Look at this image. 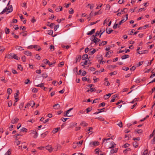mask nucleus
<instances>
[{
    "label": "nucleus",
    "instance_id": "f257e3e1",
    "mask_svg": "<svg viewBox=\"0 0 155 155\" xmlns=\"http://www.w3.org/2000/svg\"><path fill=\"white\" fill-rule=\"evenodd\" d=\"M30 134H34L33 136V137L34 138H36L38 136V134L36 130H31Z\"/></svg>",
    "mask_w": 155,
    "mask_h": 155
},
{
    "label": "nucleus",
    "instance_id": "f03ea898",
    "mask_svg": "<svg viewBox=\"0 0 155 155\" xmlns=\"http://www.w3.org/2000/svg\"><path fill=\"white\" fill-rule=\"evenodd\" d=\"M100 40L97 38L96 37H94V39L92 40V42H91V44H92L93 43H95L96 44L98 42H100Z\"/></svg>",
    "mask_w": 155,
    "mask_h": 155
},
{
    "label": "nucleus",
    "instance_id": "7ed1b4c3",
    "mask_svg": "<svg viewBox=\"0 0 155 155\" xmlns=\"http://www.w3.org/2000/svg\"><path fill=\"white\" fill-rule=\"evenodd\" d=\"M90 145L91 147H93L94 146H98L99 144V143L98 141H94L91 142Z\"/></svg>",
    "mask_w": 155,
    "mask_h": 155
},
{
    "label": "nucleus",
    "instance_id": "20e7f679",
    "mask_svg": "<svg viewBox=\"0 0 155 155\" xmlns=\"http://www.w3.org/2000/svg\"><path fill=\"white\" fill-rule=\"evenodd\" d=\"M19 120V119L16 117L13 118L11 120V123L12 124H16L18 123Z\"/></svg>",
    "mask_w": 155,
    "mask_h": 155
},
{
    "label": "nucleus",
    "instance_id": "39448f33",
    "mask_svg": "<svg viewBox=\"0 0 155 155\" xmlns=\"http://www.w3.org/2000/svg\"><path fill=\"white\" fill-rule=\"evenodd\" d=\"M105 31V30H104L102 32V31L101 30H100V31H97L96 32V33H95V35H93V36L94 37H96L98 35L100 34V32H101V35L100 36V38L101 37V35Z\"/></svg>",
    "mask_w": 155,
    "mask_h": 155
},
{
    "label": "nucleus",
    "instance_id": "423d86ee",
    "mask_svg": "<svg viewBox=\"0 0 155 155\" xmlns=\"http://www.w3.org/2000/svg\"><path fill=\"white\" fill-rule=\"evenodd\" d=\"M73 109V108H70L68 110L66 111V114H65L64 115V116L65 117L66 116H68V117H71L72 116V115H68V114H69V112H70L71 110H72Z\"/></svg>",
    "mask_w": 155,
    "mask_h": 155
},
{
    "label": "nucleus",
    "instance_id": "0eeeda50",
    "mask_svg": "<svg viewBox=\"0 0 155 155\" xmlns=\"http://www.w3.org/2000/svg\"><path fill=\"white\" fill-rule=\"evenodd\" d=\"M128 14H127L126 15V17H123L122 18V19L121 21H122V22L123 23L126 20H127L128 17Z\"/></svg>",
    "mask_w": 155,
    "mask_h": 155
},
{
    "label": "nucleus",
    "instance_id": "6e6552de",
    "mask_svg": "<svg viewBox=\"0 0 155 155\" xmlns=\"http://www.w3.org/2000/svg\"><path fill=\"white\" fill-rule=\"evenodd\" d=\"M81 55H79L77 56L76 58V59H75L76 61H75V63H76L80 61L81 60Z\"/></svg>",
    "mask_w": 155,
    "mask_h": 155
},
{
    "label": "nucleus",
    "instance_id": "1a4fd4ad",
    "mask_svg": "<svg viewBox=\"0 0 155 155\" xmlns=\"http://www.w3.org/2000/svg\"><path fill=\"white\" fill-rule=\"evenodd\" d=\"M46 149L48 150L50 152H51L53 150V148L50 145H48L46 147Z\"/></svg>",
    "mask_w": 155,
    "mask_h": 155
},
{
    "label": "nucleus",
    "instance_id": "9d476101",
    "mask_svg": "<svg viewBox=\"0 0 155 155\" xmlns=\"http://www.w3.org/2000/svg\"><path fill=\"white\" fill-rule=\"evenodd\" d=\"M13 11L12 7V5H10L8 7L7 9V12L8 13H10L12 12Z\"/></svg>",
    "mask_w": 155,
    "mask_h": 155
},
{
    "label": "nucleus",
    "instance_id": "9b49d317",
    "mask_svg": "<svg viewBox=\"0 0 155 155\" xmlns=\"http://www.w3.org/2000/svg\"><path fill=\"white\" fill-rule=\"evenodd\" d=\"M83 142V140H82L79 142H74L73 143V144H77L78 146H79L80 147L82 144Z\"/></svg>",
    "mask_w": 155,
    "mask_h": 155
},
{
    "label": "nucleus",
    "instance_id": "f8f14e48",
    "mask_svg": "<svg viewBox=\"0 0 155 155\" xmlns=\"http://www.w3.org/2000/svg\"><path fill=\"white\" fill-rule=\"evenodd\" d=\"M53 107L54 109H58L60 108V106L58 104H54L53 106Z\"/></svg>",
    "mask_w": 155,
    "mask_h": 155
},
{
    "label": "nucleus",
    "instance_id": "ddd939ff",
    "mask_svg": "<svg viewBox=\"0 0 155 155\" xmlns=\"http://www.w3.org/2000/svg\"><path fill=\"white\" fill-rule=\"evenodd\" d=\"M95 29H92L90 31L88 32L87 34L88 35H91L95 32Z\"/></svg>",
    "mask_w": 155,
    "mask_h": 155
},
{
    "label": "nucleus",
    "instance_id": "4468645a",
    "mask_svg": "<svg viewBox=\"0 0 155 155\" xmlns=\"http://www.w3.org/2000/svg\"><path fill=\"white\" fill-rule=\"evenodd\" d=\"M24 54H25V55L28 56H31L32 54L31 53L28 51H25L24 52Z\"/></svg>",
    "mask_w": 155,
    "mask_h": 155
},
{
    "label": "nucleus",
    "instance_id": "2eb2a0df",
    "mask_svg": "<svg viewBox=\"0 0 155 155\" xmlns=\"http://www.w3.org/2000/svg\"><path fill=\"white\" fill-rule=\"evenodd\" d=\"M113 30L110 28L109 29L107 28L106 30V32L108 34H110L113 31Z\"/></svg>",
    "mask_w": 155,
    "mask_h": 155
},
{
    "label": "nucleus",
    "instance_id": "dca6fc26",
    "mask_svg": "<svg viewBox=\"0 0 155 155\" xmlns=\"http://www.w3.org/2000/svg\"><path fill=\"white\" fill-rule=\"evenodd\" d=\"M62 7L60 6H58L57 8L55 9V11L57 12L60 11L62 10Z\"/></svg>",
    "mask_w": 155,
    "mask_h": 155
},
{
    "label": "nucleus",
    "instance_id": "f3484780",
    "mask_svg": "<svg viewBox=\"0 0 155 155\" xmlns=\"http://www.w3.org/2000/svg\"><path fill=\"white\" fill-rule=\"evenodd\" d=\"M133 146L135 148L137 147L138 146V143L135 141L133 142Z\"/></svg>",
    "mask_w": 155,
    "mask_h": 155
},
{
    "label": "nucleus",
    "instance_id": "a211bd4d",
    "mask_svg": "<svg viewBox=\"0 0 155 155\" xmlns=\"http://www.w3.org/2000/svg\"><path fill=\"white\" fill-rule=\"evenodd\" d=\"M88 55L87 54H83L82 56V59L83 60H85L87 59H88Z\"/></svg>",
    "mask_w": 155,
    "mask_h": 155
},
{
    "label": "nucleus",
    "instance_id": "6ab92c4d",
    "mask_svg": "<svg viewBox=\"0 0 155 155\" xmlns=\"http://www.w3.org/2000/svg\"><path fill=\"white\" fill-rule=\"evenodd\" d=\"M129 57V56L128 54H124L121 57L122 59H124Z\"/></svg>",
    "mask_w": 155,
    "mask_h": 155
},
{
    "label": "nucleus",
    "instance_id": "aec40b11",
    "mask_svg": "<svg viewBox=\"0 0 155 155\" xmlns=\"http://www.w3.org/2000/svg\"><path fill=\"white\" fill-rule=\"evenodd\" d=\"M118 149L116 148L114 149L111 150H110V153L111 154H113L114 153H116Z\"/></svg>",
    "mask_w": 155,
    "mask_h": 155
},
{
    "label": "nucleus",
    "instance_id": "412c9836",
    "mask_svg": "<svg viewBox=\"0 0 155 155\" xmlns=\"http://www.w3.org/2000/svg\"><path fill=\"white\" fill-rule=\"evenodd\" d=\"M111 95V94L110 93H109L105 95H104V97L105 99H108L109 97H110Z\"/></svg>",
    "mask_w": 155,
    "mask_h": 155
},
{
    "label": "nucleus",
    "instance_id": "4be33fe9",
    "mask_svg": "<svg viewBox=\"0 0 155 155\" xmlns=\"http://www.w3.org/2000/svg\"><path fill=\"white\" fill-rule=\"evenodd\" d=\"M97 51L95 49H94L92 51H90L89 52L88 54L90 55H91L94 54Z\"/></svg>",
    "mask_w": 155,
    "mask_h": 155
},
{
    "label": "nucleus",
    "instance_id": "5701e85b",
    "mask_svg": "<svg viewBox=\"0 0 155 155\" xmlns=\"http://www.w3.org/2000/svg\"><path fill=\"white\" fill-rule=\"evenodd\" d=\"M54 25L53 23H50L49 22H48L47 25L50 27L51 28H53V26Z\"/></svg>",
    "mask_w": 155,
    "mask_h": 155
},
{
    "label": "nucleus",
    "instance_id": "b1692460",
    "mask_svg": "<svg viewBox=\"0 0 155 155\" xmlns=\"http://www.w3.org/2000/svg\"><path fill=\"white\" fill-rule=\"evenodd\" d=\"M114 145H115V144L113 142H111L110 143V146L109 147V148H111V149L114 148L115 147Z\"/></svg>",
    "mask_w": 155,
    "mask_h": 155
},
{
    "label": "nucleus",
    "instance_id": "393cba45",
    "mask_svg": "<svg viewBox=\"0 0 155 155\" xmlns=\"http://www.w3.org/2000/svg\"><path fill=\"white\" fill-rule=\"evenodd\" d=\"M117 97V96L116 95H114L112 96V99L110 101V102H114Z\"/></svg>",
    "mask_w": 155,
    "mask_h": 155
},
{
    "label": "nucleus",
    "instance_id": "a878e982",
    "mask_svg": "<svg viewBox=\"0 0 155 155\" xmlns=\"http://www.w3.org/2000/svg\"><path fill=\"white\" fill-rule=\"evenodd\" d=\"M112 53L113 51H108L107 52L105 55V56L106 57H109V56H108V55L112 54Z\"/></svg>",
    "mask_w": 155,
    "mask_h": 155
},
{
    "label": "nucleus",
    "instance_id": "bb28decb",
    "mask_svg": "<svg viewBox=\"0 0 155 155\" xmlns=\"http://www.w3.org/2000/svg\"><path fill=\"white\" fill-rule=\"evenodd\" d=\"M60 129V127L56 128H55L52 131L53 133V134H55V133H56L58 131V130Z\"/></svg>",
    "mask_w": 155,
    "mask_h": 155
},
{
    "label": "nucleus",
    "instance_id": "cd10ccee",
    "mask_svg": "<svg viewBox=\"0 0 155 155\" xmlns=\"http://www.w3.org/2000/svg\"><path fill=\"white\" fill-rule=\"evenodd\" d=\"M13 58H14L17 60H19L20 59V58L18 57L16 54H14V53L13 55Z\"/></svg>",
    "mask_w": 155,
    "mask_h": 155
},
{
    "label": "nucleus",
    "instance_id": "c85d7f7f",
    "mask_svg": "<svg viewBox=\"0 0 155 155\" xmlns=\"http://www.w3.org/2000/svg\"><path fill=\"white\" fill-rule=\"evenodd\" d=\"M15 48L17 50H18L20 51H22L24 50L23 48L21 46H17Z\"/></svg>",
    "mask_w": 155,
    "mask_h": 155
},
{
    "label": "nucleus",
    "instance_id": "c756f323",
    "mask_svg": "<svg viewBox=\"0 0 155 155\" xmlns=\"http://www.w3.org/2000/svg\"><path fill=\"white\" fill-rule=\"evenodd\" d=\"M13 53H11L7 56V58L9 59H12Z\"/></svg>",
    "mask_w": 155,
    "mask_h": 155
},
{
    "label": "nucleus",
    "instance_id": "7c9ffc66",
    "mask_svg": "<svg viewBox=\"0 0 155 155\" xmlns=\"http://www.w3.org/2000/svg\"><path fill=\"white\" fill-rule=\"evenodd\" d=\"M107 43V41H103L101 43L99 44V46H101L105 45Z\"/></svg>",
    "mask_w": 155,
    "mask_h": 155
},
{
    "label": "nucleus",
    "instance_id": "2f4dec72",
    "mask_svg": "<svg viewBox=\"0 0 155 155\" xmlns=\"http://www.w3.org/2000/svg\"><path fill=\"white\" fill-rule=\"evenodd\" d=\"M81 125L84 127H86L88 125V124L84 121H82L81 123Z\"/></svg>",
    "mask_w": 155,
    "mask_h": 155
},
{
    "label": "nucleus",
    "instance_id": "473e14b6",
    "mask_svg": "<svg viewBox=\"0 0 155 155\" xmlns=\"http://www.w3.org/2000/svg\"><path fill=\"white\" fill-rule=\"evenodd\" d=\"M11 149H8L5 155H10L11 154Z\"/></svg>",
    "mask_w": 155,
    "mask_h": 155
},
{
    "label": "nucleus",
    "instance_id": "72a5a7b5",
    "mask_svg": "<svg viewBox=\"0 0 155 155\" xmlns=\"http://www.w3.org/2000/svg\"><path fill=\"white\" fill-rule=\"evenodd\" d=\"M5 33L6 34H9L10 32V30L9 28H6L5 30Z\"/></svg>",
    "mask_w": 155,
    "mask_h": 155
},
{
    "label": "nucleus",
    "instance_id": "f704fd0d",
    "mask_svg": "<svg viewBox=\"0 0 155 155\" xmlns=\"http://www.w3.org/2000/svg\"><path fill=\"white\" fill-rule=\"evenodd\" d=\"M12 92V90L10 88H8L7 90V92L9 95L11 94Z\"/></svg>",
    "mask_w": 155,
    "mask_h": 155
},
{
    "label": "nucleus",
    "instance_id": "c9c22d12",
    "mask_svg": "<svg viewBox=\"0 0 155 155\" xmlns=\"http://www.w3.org/2000/svg\"><path fill=\"white\" fill-rule=\"evenodd\" d=\"M5 49V48L2 46H0V54L2 53Z\"/></svg>",
    "mask_w": 155,
    "mask_h": 155
},
{
    "label": "nucleus",
    "instance_id": "e433bc0d",
    "mask_svg": "<svg viewBox=\"0 0 155 155\" xmlns=\"http://www.w3.org/2000/svg\"><path fill=\"white\" fill-rule=\"evenodd\" d=\"M135 131L139 134H141L143 132L142 130L141 129L135 130Z\"/></svg>",
    "mask_w": 155,
    "mask_h": 155
},
{
    "label": "nucleus",
    "instance_id": "4c0bfd02",
    "mask_svg": "<svg viewBox=\"0 0 155 155\" xmlns=\"http://www.w3.org/2000/svg\"><path fill=\"white\" fill-rule=\"evenodd\" d=\"M43 62L44 63L46 64H48L49 61L47 59H44L43 60Z\"/></svg>",
    "mask_w": 155,
    "mask_h": 155
},
{
    "label": "nucleus",
    "instance_id": "58836bf2",
    "mask_svg": "<svg viewBox=\"0 0 155 155\" xmlns=\"http://www.w3.org/2000/svg\"><path fill=\"white\" fill-rule=\"evenodd\" d=\"M31 82L30 81V80L28 79H27L25 80V84H31Z\"/></svg>",
    "mask_w": 155,
    "mask_h": 155
},
{
    "label": "nucleus",
    "instance_id": "ea45409f",
    "mask_svg": "<svg viewBox=\"0 0 155 155\" xmlns=\"http://www.w3.org/2000/svg\"><path fill=\"white\" fill-rule=\"evenodd\" d=\"M139 99V98H135L134 99V100L133 101L130 102V103L132 104H133L134 103L136 102L137 101H138Z\"/></svg>",
    "mask_w": 155,
    "mask_h": 155
},
{
    "label": "nucleus",
    "instance_id": "a19ab883",
    "mask_svg": "<svg viewBox=\"0 0 155 155\" xmlns=\"http://www.w3.org/2000/svg\"><path fill=\"white\" fill-rule=\"evenodd\" d=\"M36 86L37 87H40L42 88V87H44V84L43 83H42L37 85Z\"/></svg>",
    "mask_w": 155,
    "mask_h": 155
},
{
    "label": "nucleus",
    "instance_id": "79ce46f5",
    "mask_svg": "<svg viewBox=\"0 0 155 155\" xmlns=\"http://www.w3.org/2000/svg\"><path fill=\"white\" fill-rule=\"evenodd\" d=\"M53 33V31L52 30H49L48 31V34L49 35H52Z\"/></svg>",
    "mask_w": 155,
    "mask_h": 155
},
{
    "label": "nucleus",
    "instance_id": "37998d69",
    "mask_svg": "<svg viewBox=\"0 0 155 155\" xmlns=\"http://www.w3.org/2000/svg\"><path fill=\"white\" fill-rule=\"evenodd\" d=\"M14 137L15 138V139L18 140L20 138V137L18 136V135H15L14 136Z\"/></svg>",
    "mask_w": 155,
    "mask_h": 155
},
{
    "label": "nucleus",
    "instance_id": "c03bdc74",
    "mask_svg": "<svg viewBox=\"0 0 155 155\" xmlns=\"http://www.w3.org/2000/svg\"><path fill=\"white\" fill-rule=\"evenodd\" d=\"M142 155H148V150H145L143 152Z\"/></svg>",
    "mask_w": 155,
    "mask_h": 155
},
{
    "label": "nucleus",
    "instance_id": "a18cd8bd",
    "mask_svg": "<svg viewBox=\"0 0 155 155\" xmlns=\"http://www.w3.org/2000/svg\"><path fill=\"white\" fill-rule=\"evenodd\" d=\"M24 105V103L23 102H21L19 105V108L20 109H21L23 107Z\"/></svg>",
    "mask_w": 155,
    "mask_h": 155
},
{
    "label": "nucleus",
    "instance_id": "49530a36",
    "mask_svg": "<svg viewBox=\"0 0 155 155\" xmlns=\"http://www.w3.org/2000/svg\"><path fill=\"white\" fill-rule=\"evenodd\" d=\"M27 129L25 127H22L21 129V131L24 132H26L27 131Z\"/></svg>",
    "mask_w": 155,
    "mask_h": 155
},
{
    "label": "nucleus",
    "instance_id": "de8ad7c7",
    "mask_svg": "<svg viewBox=\"0 0 155 155\" xmlns=\"http://www.w3.org/2000/svg\"><path fill=\"white\" fill-rule=\"evenodd\" d=\"M117 74V72L116 71H114L113 72H111L110 73V74L112 76V75H115Z\"/></svg>",
    "mask_w": 155,
    "mask_h": 155
},
{
    "label": "nucleus",
    "instance_id": "09e8293b",
    "mask_svg": "<svg viewBox=\"0 0 155 155\" xmlns=\"http://www.w3.org/2000/svg\"><path fill=\"white\" fill-rule=\"evenodd\" d=\"M95 152L98 155H99V150L98 149H96L95 150Z\"/></svg>",
    "mask_w": 155,
    "mask_h": 155
},
{
    "label": "nucleus",
    "instance_id": "8fccbe9b",
    "mask_svg": "<svg viewBox=\"0 0 155 155\" xmlns=\"http://www.w3.org/2000/svg\"><path fill=\"white\" fill-rule=\"evenodd\" d=\"M42 77L44 78H46L48 77V75L46 73H44L42 74Z\"/></svg>",
    "mask_w": 155,
    "mask_h": 155
},
{
    "label": "nucleus",
    "instance_id": "3c124183",
    "mask_svg": "<svg viewBox=\"0 0 155 155\" xmlns=\"http://www.w3.org/2000/svg\"><path fill=\"white\" fill-rule=\"evenodd\" d=\"M59 25H56L54 28V31H56L57 29L59 27Z\"/></svg>",
    "mask_w": 155,
    "mask_h": 155
},
{
    "label": "nucleus",
    "instance_id": "603ef678",
    "mask_svg": "<svg viewBox=\"0 0 155 155\" xmlns=\"http://www.w3.org/2000/svg\"><path fill=\"white\" fill-rule=\"evenodd\" d=\"M104 84L107 86H109L110 84V83L108 81H106L104 83Z\"/></svg>",
    "mask_w": 155,
    "mask_h": 155
},
{
    "label": "nucleus",
    "instance_id": "864d4df0",
    "mask_svg": "<svg viewBox=\"0 0 155 155\" xmlns=\"http://www.w3.org/2000/svg\"><path fill=\"white\" fill-rule=\"evenodd\" d=\"M129 68L128 67H124L123 68H122V69L123 70H125V71H128V70H129Z\"/></svg>",
    "mask_w": 155,
    "mask_h": 155
},
{
    "label": "nucleus",
    "instance_id": "5fc2aeb1",
    "mask_svg": "<svg viewBox=\"0 0 155 155\" xmlns=\"http://www.w3.org/2000/svg\"><path fill=\"white\" fill-rule=\"evenodd\" d=\"M35 57L36 59H38V60H40L41 58L40 56L38 54L36 55Z\"/></svg>",
    "mask_w": 155,
    "mask_h": 155
},
{
    "label": "nucleus",
    "instance_id": "6e6d98bb",
    "mask_svg": "<svg viewBox=\"0 0 155 155\" xmlns=\"http://www.w3.org/2000/svg\"><path fill=\"white\" fill-rule=\"evenodd\" d=\"M69 13L70 14H72L74 12V11L73 9L72 8H71L70 9V10L69 11Z\"/></svg>",
    "mask_w": 155,
    "mask_h": 155
},
{
    "label": "nucleus",
    "instance_id": "4d7b16f0",
    "mask_svg": "<svg viewBox=\"0 0 155 155\" xmlns=\"http://www.w3.org/2000/svg\"><path fill=\"white\" fill-rule=\"evenodd\" d=\"M26 3L25 2H24L21 5V6L23 7H25L26 8L27 7Z\"/></svg>",
    "mask_w": 155,
    "mask_h": 155
},
{
    "label": "nucleus",
    "instance_id": "13d9d810",
    "mask_svg": "<svg viewBox=\"0 0 155 155\" xmlns=\"http://www.w3.org/2000/svg\"><path fill=\"white\" fill-rule=\"evenodd\" d=\"M7 8H5L3 9V11L1 13V14H2L5 13L6 12H7Z\"/></svg>",
    "mask_w": 155,
    "mask_h": 155
},
{
    "label": "nucleus",
    "instance_id": "bf43d9fd",
    "mask_svg": "<svg viewBox=\"0 0 155 155\" xmlns=\"http://www.w3.org/2000/svg\"><path fill=\"white\" fill-rule=\"evenodd\" d=\"M38 91V89L37 88H33L32 90V92H34V93L37 92Z\"/></svg>",
    "mask_w": 155,
    "mask_h": 155
},
{
    "label": "nucleus",
    "instance_id": "052dcab7",
    "mask_svg": "<svg viewBox=\"0 0 155 155\" xmlns=\"http://www.w3.org/2000/svg\"><path fill=\"white\" fill-rule=\"evenodd\" d=\"M117 125L119 126L120 127H122V123L120 121L118 124Z\"/></svg>",
    "mask_w": 155,
    "mask_h": 155
},
{
    "label": "nucleus",
    "instance_id": "680f3d73",
    "mask_svg": "<svg viewBox=\"0 0 155 155\" xmlns=\"http://www.w3.org/2000/svg\"><path fill=\"white\" fill-rule=\"evenodd\" d=\"M90 63H91V62L90 61H88L87 60H86L84 62V64H85V65H87Z\"/></svg>",
    "mask_w": 155,
    "mask_h": 155
},
{
    "label": "nucleus",
    "instance_id": "e2e57ef3",
    "mask_svg": "<svg viewBox=\"0 0 155 155\" xmlns=\"http://www.w3.org/2000/svg\"><path fill=\"white\" fill-rule=\"evenodd\" d=\"M21 59L23 62H25L26 61V57L25 56H23L21 58Z\"/></svg>",
    "mask_w": 155,
    "mask_h": 155
},
{
    "label": "nucleus",
    "instance_id": "0e129e2a",
    "mask_svg": "<svg viewBox=\"0 0 155 155\" xmlns=\"http://www.w3.org/2000/svg\"><path fill=\"white\" fill-rule=\"evenodd\" d=\"M68 119V118H64L63 117H62L61 119V120L64 122H65Z\"/></svg>",
    "mask_w": 155,
    "mask_h": 155
},
{
    "label": "nucleus",
    "instance_id": "69168bd1",
    "mask_svg": "<svg viewBox=\"0 0 155 155\" xmlns=\"http://www.w3.org/2000/svg\"><path fill=\"white\" fill-rule=\"evenodd\" d=\"M100 73V71H97L94 72L93 74H99Z\"/></svg>",
    "mask_w": 155,
    "mask_h": 155
},
{
    "label": "nucleus",
    "instance_id": "338daca9",
    "mask_svg": "<svg viewBox=\"0 0 155 155\" xmlns=\"http://www.w3.org/2000/svg\"><path fill=\"white\" fill-rule=\"evenodd\" d=\"M105 104L104 102H102L99 105L100 106L104 107L105 106Z\"/></svg>",
    "mask_w": 155,
    "mask_h": 155
},
{
    "label": "nucleus",
    "instance_id": "774afa93",
    "mask_svg": "<svg viewBox=\"0 0 155 155\" xmlns=\"http://www.w3.org/2000/svg\"><path fill=\"white\" fill-rule=\"evenodd\" d=\"M64 62L62 61L60 63V64L58 65V66L60 67V66H63V65H64Z\"/></svg>",
    "mask_w": 155,
    "mask_h": 155
}]
</instances>
